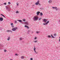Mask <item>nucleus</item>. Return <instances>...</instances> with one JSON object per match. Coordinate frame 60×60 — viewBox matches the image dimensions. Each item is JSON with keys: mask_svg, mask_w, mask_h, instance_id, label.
I'll use <instances>...</instances> for the list:
<instances>
[{"mask_svg": "<svg viewBox=\"0 0 60 60\" xmlns=\"http://www.w3.org/2000/svg\"><path fill=\"white\" fill-rule=\"evenodd\" d=\"M60 39H59V41H60V37L59 38Z\"/></svg>", "mask_w": 60, "mask_h": 60, "instance_id": "41", "label": "nucleus"}, {"mask_svg": "<svg viewBox=\"0 0 60 60\" xmlns=\"http://www.w3.org/2000/svg\"><path fill=\"white\" fill-rule=\"evenodd\" d=\"M51 36H52V37L53 38H55V37H54L53 36V35L52 34H51Z\"/></svg>", "mask_w": 60, "mask_h": 60, "instance_id": "21", "label": "nucleus"}, {"mask_svg": "<svg viewBox=\"0 0 60 60\" xmlns=\"http://www.w3.org/2000/svg\"><path fill=\"white\" fill-rule=\"evenodd\" d=\"M49 21H48L46 23V25H48V23H49Z\"/></svg>", "mask_w": 60, "mask_h": 60, "instance_id": "15", "label": "nucleus"}, {"mask_svg": "<svg viewBox=\"0 0 60 60\" xmlns=\"http://www.w3.org/2000/svg\"><path fill=\"white\" fill-rule=\"evenodd\" d=\"M7 32H11V33H12V31H11V30H8L7 31Z\"/></svg>", "mask_w": 60, "mask_h": 60, "instance_id": "18", "label": "nucleus"}, {"mask_svg": "<svg viewBox=\"0 0 60 60\" xmlns=\"http://www.w3.org/2000/svg\"><path fill=\"white\" fill-rule=\"evenodd\" d=\"M52 8L53 9H56V11H57L58 9L57 7H52Z\"/></svg>", "mask_w": 60, "mask_h": 60, "instance_id": "7", "label": "nucleus"}, {"mask_svg": "<svg viewBox=\"0 0 60 60\" xmlns=\"http://www.w3.org/2000/svg\"><path fill=\"white\" fill-rule=\"evenodd\" d=\"M1 15H2V16H3V17H4V18H5V16H4V15H2V14H1Z\"/></svg>", "mask_w": 60, "mask_h": 60, "instance_id": "31", "label": "nucleus"}, {"mask_svg": "<svg viewBox=\"0 0 60 60\" xmlns=\"http://www.w3.org/2000/svg\"><path fill=\"white\" fill-rule=\"evenodd\" d=\"M8 4H11V3H10L9 2H8Z\"/></svg>", "mask_w": 60, "mask_h": 60, "instance_id": "36", "label": "nucleus"}, {"mask_svg": "<svg viewBox=\"0 0 60 60\" xmlns=\"http://www.w3.org/2000/svg\"><path fill=\"white\" fill-rule=\"evenodd\" d=\"M10 37H9L7 39L8 41H9V40H10Z\"/></svg>", "mask_w": 60, "mask_h": 60, "instance_id": "23", "label": "nucleus"}, {"mask_svg": "<svg viewBox=\"0 0 60 60\" xmlns=\"http://www.w3.org/2000/svg\"><path fill=\"white\" fill-rule=\"evenodd\" d=\"M16 5L17 6H18L19 5V3H16Z\"/></svg>", "mask_w": 60, "mask_h": 60, "instance_id": "25", "label": "nucleus"}, {"mask_svg": "<svg viewBox=\"0 0 60 60\" xmlns=\"http://www.w3.org/2000/svg\"><path fill=\"white\" fill-rule=\"evenodd\" d=\"M30 60H33V59L32 58H31L30 59Z\"/></svg>", "mask_w": 60, "mask_h": 60, "instance_id": "34", "label": "nucleus"}, {"mask_svg": "<svg viewBox=\"0 0 60 60\" xmlns=\"http://www.w3.org/2000/svg\"><path fill=\"white\" fill-rule=\"evenodd\" d=\"M16 13H19V11H16Z\"/></svg>", "mask_w": 60, "mask_h": 60, "instance_id": "20", "label": "nucleus"}, {"mask_svg": "<svg viewBox=\"0 0 60 60\" xmlns=\"http://www.w3.org/2000/svg\"><path fill=\"white\" fill-rule=\"evenodd\" d=\"M41 18H40L39 19V20H41Z\"/></svg>", "mask_w": 60, "mask_h": 60, "instance_id": "37", "label": "nucleus"}, {"mask_svg": "<svg viewBox=\"0 0 60 60\" xmlns=\"http://www.w3.org/2000/svg\"><path fill=\"white\" fill-rule=\"evenodd\" d=\"M25 27H27L28 29H29V27H28V26H27V25H25L24 26Z\"/></svg>", "mask_w": 60, "mask_h": 60, "instance_id": "12", "label": "nucleus"}, {"mask_svg": "<svg viewBox=\"0 0 60 60\" xmlns=\"http://www.w3.org/2000/svg\"><path fill=\"white\" fill-rule=\"evenodd\" d=\"M24 56H22L21 57V58L22 59H24Z\"/></svg>", "mask_w": 60, "mask_h": 60, "instance_id": "17", "label": "nucleus"}, {"mask_svg": "<svg viewBox=\"0 0 60 60\" xmlns=\"http://www.w3.org/2000/svg\"><path fill=\"white\" fill-rule=\"evenodd\" d=\"M17 21H18L19 22H21V23H22H22H23V22L22 21V20H17Z\"/></svg>", "mask_w": 60, "mask_h": 60, "instance_id": "9", "label": "nucleus"}, {"mask_svg": "<svg viewBox=\"0 0 60 60\" xmlns=\"http://www.w3.org/2000/svg\"><path fill=\"white\" fill-rule=\"evenodd\" d=\"M17 29H18V27H16L12 28V30L13 31H16V30Z\"/></svg>", "mask_w": 60, "mask_h": 60, "instance_id": "3", "label": "nucleus"}, {"mask_svg": "<svg viewBox=\"0 0 60 60\" xmlns=\"http://www.w3.org/2000/svg\"><path fill=\"white\" fill-rule=\"evenodd\" d=\"M49 3L50 4L51 3H52V0H50L49 1Z\"/></svg>", "mask_w": 60, "mask_h": 60, "instance_id": "13", "label": "nucleus"}, {"mask_svg": "<svg viewBox=\"0 0 60 60\" xmlns=\"http://www.w3.org/2000/svg\"><path fill=\"white\" fill-rule=\"evenodd\" d=\"M40 2V1L39 0H38L37 1V2H36L35 4L36 5H38V4L39 2Z\"/></svg>", "mask_w": 60, "mask_h": 60, "instance_id": "6", "label": "nucleus"}, {"mask_svg": "<svg viewBox=\"0 0 60 60\" xmlns=\"http://www.w3.org/2000/svg\"><path fill=\"white\" fill-rule=\"evenodd\" d=\"M40 31H36V33L37 34H38V33H40Z\"/></svg>", "mask_w": 60, "mask_h": 60, "instance_id": "26", "label": "nucleus"}, {"mask_svg": "<svg viewBox=\"0 0 60 60\" xmlns=\"http://www.w3.org/2000/svg\"><path fill=\"white\" fill-rule=\"evenodd\" d=\"M22 22V24H26V25H29V24L28 23V22H23V23Z\"/></svg>", "mask_w": 60, "mask_h": 60, "instance_id": "4", "label": "nucleus"}, {"mask_svg": "<svg viewBox=\"0 0 60 60\" xmlns=\"http://www.w3.org/2000/svg\"><path fill=\"white\" fill-rule=\"evenodd\" d=\"M34 49L35 53V54H37L38 53V52H37L36 51V48L34 47Z\"/></svg>", "mask_w": 60, "mask_h": 60, "instance_id": "5", "label": "nucleus"}, {"mask_svg": "<svg viewBox=\"0 0 60 60\" xmlns=\"http://www.w3.org/2000/svg\"><path fill=\"white\" fill-rule=\"evenodd\" d=\"M39 17L37 16H34L33 19L34 21H36L38 20Z\"/></svg>", "mask_w": 60, "mask_h": 60, "instance_id": "2", "label": "nucleus"}, {"mask_svg": "<svg viewBox=\"0 0 60 60\" xmlns=\"http://www.w3.org/2000/svg\"><path fill=\"white\" fill-rule=\"evenodd\" d=\"M47 37L48 38H50V37H51V36H50V35H48V37Z\"/></svg>", "mask_w": 60, "mask_h": 60, "instance_id": "19", "label": "nucleus"}, {"mask_svg": "<svg viewBox=\"0 0 60 60\" xmlns=\"http://www.w3.org/2000/svg\"><path fill=\"white\" fill-rule=\"evenodd\" d=\"M3 20V18L2 17H0V21H2Z\"/></svg>", "mask_w": 60, "mask_h": 60, "instance_id": "11", "label": "nucleus"}, {"mask_svg": "<svg viewBox=\"0 0 60 60\" xmlns=\"http://www.w3.org/2000/svg\"><path fill=\"white\" fill-rule=\"evenodd\" d=\"M6 51H6V50H4V52H6Z\"/></svg>", "mask_w": 60, "mask_h": 60, "instance_id": "35", "label": "nucleus"}, {"mask_svg": "<svg viewBox=\"0 0 60 60\" xmlns=\"http://www.w3.org/2000/svg\"><path fill=\"white\" fill-rule=\"evenodd\" d=\"M39 4V5H41V4L40 3H39V4Z\"/></svg>", "mask_w": 60, "mask_h": 60, "instance_id": "39", "label": "nucleus"}, {"mask_svg": "<svg viewBox=\"0 0 60 60\" xmlns=\"http://www.w3.org/2000/svg\"><path fill=\"white\" fill-rule=\"evenodd\" d=\"M11 26L13 28L14 27V26L13 25H11Z\"/></svg>", "mask_w": 60, "mask_h": 60, "instance_id": "33", "label": "nucleus"}, {"mask_svg": "<svg viewBox=\"0 0 60 60\" xmlns=\"http://www.w3.org/2000/svg\"><path fill=\"white\" fill-rule=\"evenodd\" d=\"M53 35H54V36H56V34H53Z\"/></svg>", "mask_w": 60, "mask_h": 60, "instance_id": "22", "label": "nucleus"}, {"mask_svg": "<svg viewBox=\"0 0 60 60\" xmlns=\"http://www.w3.org/2000/svg\"><path fill=\"white\" fill-rule=\"evenodd\" d=\"M43 24V25H46V23H44Z\"/></svg>", "mask_w": 60, "mask_h": 60, "instance_id": "29", "label": "nucleus"}, {"mask_svg": "<svg viewBox=\"0 0 60 60\" xmlns=\"http://www.w3.org/2000/svg\"><path fill=\"white\" fill-rule=\"evenodd\" d=\"M22 40V38H20V40Z\"/></svg>", "mask_w": 60, "mask_h": 60, "instance_id": "38", "label": "nucleus"}, {"mask_svg": "<svg viewBox=\"0 0 60 60\" xmlns=\"http://www.w3.org/2000/svg\"><path fill=\"white\" fill-rule=\"evenodd\" d=\"M0 49H2L0 47Z\"/></svg>", "mask_w": 60, "mask_h": 60, "instance_id": "43", "label": "nucleus"}, {"mask_svg": "<svg viewBox=\"0 0 60 60\" xmlns=\"http://www.w3.org/2000/svg\"><path fill=\"white\" fill-rule=\"evenodd\" d=\"M37 39V37H35L34 39V40H36V39Z\"/></svg>", "mask_w": 60, "mask_h": 60, "instance_id": "27", "label": "nucleus"}, {"mask_svg": "<svg viewBox=\"0 0 60 60\" xmlns=\"http://www.w3.org/2000/svg\"><path fill=\"white\" fill-rule=\"evenodd\" d=\"M13 23H11V26L13 25Z\"/></svg>", "mask_w": 60, "mask_h": 60, "instance_id": "28", "label": "nucleus"}, {"mask_svg": "<svg viewBox=\"0 0 60 60\" xmlns=\"http://www.w3.org/2000/svg\"><path fill=\"white\" fill-rule=\"evenodd\" d=\"M4 5H6V3H4Z\"/></svg>", "mask_w": 60, "mask_h": 60, "instance_id": "30", "label": "nucleus"}, {"mask_svg": "<svg viewBox=\"0 0 60 60\" xmlns=\"http://www.w3.org/2000/svg\"><path fill=\"white\" fill-rule=\"evenodd\" d=\"M30 32V30H29L28 31V32Z\"/></svg>", "mask_w": 60, "mask_h": 60, "instance_id": "42", "label": "nucleus"}, {"mask_svg": "<svg viewBox=\"0 0 60 60\" xmlns=\"http://www.w3.org/2000/svg\"><path fill=\"white\" fill-rule=\"evenodd\" d=\"M6 10L8 11H11V8L9 5H8L7 6H6Z\"/></svg>", "mask_w": 60, "mask_h": 60, "instance_id": "1", "label": "nucleus"}, {"mask_svg": "<svg viewBox=\"0 0 60 60\" xmlns=\"http://www.w3.org/2000/svg\"><path fill=\"white\" fill-rule=\"evenodd\" d=\"M15 55L16 56H18V54H15Z\"/></svg>", "mask_w": 60, "mask_h": 60, "instance_id": "40", "label": "nucleus"}, {"mask_svg": "<svg viewBox=\"0 0 60 60\" xmlns=\"http://www.w3.org/2000/svg\"><path fill=\"white\" fill-rule=\"evenodd\" d=\"M34 42H35V43H36V42H38V40L34 41Z\"/></svg>", "mask_w": 60, "mask_h": 60, "instance_id": "14", "label": "nucleus"}, {"mask_svg": "<svg viewBox=\"0 0 60 60\" xmlns=\"http://www.w3.org/2000/svg\"><path fill=\"white\" fill-rule=\"evenodd\" d=\"M40 12H39V11H38L37 12V15L38 16L39 15V14H40Z\"/></svg>", "mask_w": 60, "mask_h": 60, "instance_id": "10", "label": "nucleus"}, {"mask_svg": "<svg viewBox=\"0 0 60 60\" xmlns=\"http://www.w3.org/2000/svg\"><path fill=\"white\" fill-rule=\"evenodd\" d=\"M40 15H41V16H42V15H43V14H42V12L40 13Z\"/></svg>", "mask_w": 60, "mask_h": 60, "instance_id": "16", "label": "nucleus"}, {"mask_svg": "<svg viewBox=\"0 0 60 60\" xmlns=\"http://www.w3.org/2000/svg\"><path fill=\"white\" fill-rule=\"evenodd\" d=\"M15 23H17V21H15Z\"/></svg>", "mask_w": 60, "mask_h": 60, "instance_id": "32", "label": "nucleus"}, {"mask_svg": "<svg viewBox=\"0 0 60 60\" xmlns=\"http://www.w3.org/2000/svg\"><path fill=\"white\" fill-rule=\"evenodd\" d=\"M43 21L44 22H46L47 21V19H44L43 20Z\"/></svg>", "mask_w": 60, "mask_h": 60, "instance_id": "8", "label": "nucleus"}, {"mask_svg": "<svg viewBox=\"0 0 60 60\" xmlns=\"http://www.w3.org/2000/svg\"><path fill=\"white\" fill-rule=\"evenodd\" d=\"M23 21H26V19H23L22 20Z\"/></svg>", "mask_w": 60, "mask_h": 60, "instance_id": "24", "label": "nucleus"}]
</instances>
